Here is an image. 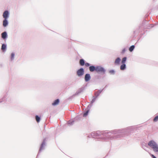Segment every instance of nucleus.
<instances>
[{"label":"nucleus","mask_w":158,"mask_h":158,"mask_svg":"<svg viewBox=\"0 0 158 158\" xmlns=\"http://www.w3.org/2000/svg\"><path fill=\"white\" fill-rule=\"evenodd\" d=\"M90 75L89 74H86L85 75V79L86 81H88L90 80Z\"/></svg>","instance_id":"6"},{"label":"nucleus","mask_w":158,"mask_h":158,"mask_svg":"<svg viewBox=\"0 0 158 158\" xmlns=\"http://www.w3.org/2000/svg\"><path fill=\"white\" fill-rule=\"evenodd\" d=\"M6 48V45L4 44H2V48H1L2 50L3 51H4V50H5Z\"/></svg>","instance_id":"17"},{"label":"nucleus","mask_w":158,"mask_h":158,"mask_svg":"<svg viewBox=\"0 0 158 158\" xmlns=\"http://www.w3.org/2000/svg\"><path fill=\"white\" fill-rule=\"evenodd\" d=\"M59 102V100L58 99H57L53 103H52V105L55 106L58 104Z\"/></svg>","instance_id":"12"},{"label":"nucleus","mask_w":158,"mask_h":158,"mask_svg":"<svg viewBox=\"0 0 158 158\" xmlns=\"http://www.w3.org/2000/svg\"><path fill=\"white\" fill-rule=\"evenodd\" d=\"M84 73V70L83 68H81L77 72V74L78 76L83 75Z\"/></svg>","instance_id":"2"},{"label":"nucleus","mask_w":158,"mask_h":158,"mask_svg":"<svg viewBox=\"0 0 158 158\" xmlns=\"http://www.w3.org/2000/svg\"><path fill=\"white\" fill-rule=\"evenodd\" d=\"M85 65L86 67H88L90 65V64L89 63H86L85 64Z\"/></svg>","instance_id":"24"},{"label":"nucleus","mask_w":158,"mask_h":158,"mask_svg":"<svg viewBox=\"0 0 158 158\" xmlns=\"http://www.w3.org/2000/svg\"><path fill=\"white\" fill-rule=\"evenodd\" d=\"M135 48V46L134 45H132L129 48V50L130 52H132L134 50Z\"/></svg>","instance_id":"16"},{"label":"nucleus","mask_w":158,"mask_h":158,"mask_svg":"<svg viewBox=\"0 0 158 158\" xmlns=\"http://www.w3.org/2000/svg\"><path fill=\"white\" fill-rule=\"evenodd\" d=\"M120 69L121 70H124L126 68V65L125 64H122L120 66Z\"/></svg>","instance_id":"14"},{"label":"nucleus","mask_w":158,"mask_h":158,"mask_svg":"<svg viewBox=\"0 0 158 158\" xmlns=\"http://www.w3.org/2000/svg\"><path fill=\"white\" fill-rule=\"evenodd\" d=\"M15 56V54L13 53H12L11 55V60H13L14 59Z\"/></svg>","instance_id":"21"},{"label":"nucleus","mask_w":158,"mask_h":158,"mask_svg":"<svg viewBox=\"0 0 158 158\" xmlns=\"http://www.w3.org/2000/svg\"><path fill=\"white\" fill-rule=\"evenodd\" d=\"M158 121V115L157 116H156L153 119V121L154 122H157Z\"/></svg>","instance_id":"19"},{"label":"nucleus","mask_w":158,"mask_h":158,"mask_svg":"<svg viewBox=\"0 0 158 158\" xmlns=\"http://www.w3.org/2000/svg\"><path fill=\"white\" fill-rule=\"evenodd\" d=\"M9 15V13L8 11H5L3 14V16L5 19H6L8 18Z\"/></svg>","instance_id":"5"},{"label":"nucleus","mask_w":158,"mask_h":158,"mask_svg":"<svg viewBox=\"0 0 158 158\" xmlns=\"http://www.w3.org/2000/svg\"><path fill=\"white\" fill-rule=\"evenodd\" d=\"M151 148L153 149V151L155 152H158V146L156 143Z\"/></svg>","instance_id":"4"},{"label":"nucleus","mask_w":158,"mask_h":158,"mask_svg":"<svg viewBox=\"0 0 158 158\" xmlns=\"http://www.w3.org/2000/svg\"><path fill=\"white\" fill-rule=\"evenodd\" d=\"M120 59L119 58H117L115 60L114 62V64L116 65H118L119 64L120 62Z\"/></svg>","instance_id":"9"},{"label":"nucleus","mask_w":158,"mask_h":158,"mask_svg":"<svg viewBox=\"0 0 158 158\" xmlns=\"http://www.w3.org/2000/svg\"><path fill=\"white\" fill-rule=\"evenodd\" d=\"M96 67H95L94 66H91L89 67V70L90 72H93L94 70H96Z\"/></svg>","instance_id":"8"},{"label":"nucleus","mask_w":158,"mask_h":158,"mask_svg":"<svg viewBox=\"0 0 158 158\" xmlns=\"http://www.w3.org/2000/svg\"><path fill=\"white\" fill-rule=\"evenodd\" d=\"M89 110H87L85 113H84L83 116L84 117L86 116L87 115V114L89 113Z\"/></svg>","instance_id":"20"},{"label":"nucleus","mask_w":158,"mask_h":158,"mask_svg":"<svg viewBox=\"0 0 158 158\" xmlns=\"http://www.w3.org/2000/svg\"><path fill=\"white\" fill-rule=\"evenodd\" d=\"M126 60H127V58L126 57H124L122 59V60L121 62L122 64H125Z\"/></svg>","instance_id":"15"},{"label":"nucleus","mask_w":158,"mask_h":158,"mask_svg":"<svg viewBox=\"0 0 158 158\" xmlns=\"http://www.w3.org/2000/svg\"><path fill=\"white\" fill-rule=\"evenodd\" d=\"M44 143H43L42 144H41V147H40V150H41L42 148H43L44 146Z\"/></svg>","instance_id":"23"},{"label":"nucleus","mask_w":158,"mask_h":158,"mask_svg":"<svg viewBox=\"0 0 158 158\" xmlns=\"http://www.w3.org/2000/svg\"><path fill=\"white\" fill-rule=\"evenodd\" d=\"M80 64L81 66H83L85 64V61L84 60L81 59L79 61Z\"/></svg>","instance_id":"13"},{"label":"nucleus","mask_w":158,"mask_h":158,"mask_svg":"<svg viewBox=\"0 0 158 158\" xmlns=\"http://www.w3.org/2000/svg\"><path fill=\"white\" fill-rule=\"evenodd\" d=\"M8 24V22L6 19H5L3 22V25L4 27H6Z\"/></svg>","instance_id":"11"},{"label":"nucleus","mask_w":158,"mask_h":158,"mask_svg":"<svg viewBox=\"0 0 158 158\" xmlns=\"http://www.w3.org/2000/svg\"><path fill=\"white\" fill-rule=\"evenodd\" d=\"M2 37L3 39L6 38L7 36V34L6 32H4L2 33Z\"/></svg>","instance_id":"10"},{"label":"nucleus","mask_w":158,"mask_h":158,"mask_svg":"<svg viewBox=\"0 0 158 158\" xmlns=\"http://www.w3.org/2000/svg\"><path fill=\"white\" fill-rule=\"evenodd\" d=\"M126 51V49L125 48L123 49L122 52V53L123 54L125 53Z\"/></svg>","instance_id":"25"},{"label":"nucleus","mask_w":158,"mask_h":158,"mask_svg":"<svg viewBox=\"0 0 158 158\" xmlns=\"http://www.w3.org/2000/svg\"><path fill=\"white\" fill-rule=\"evenodd\" d=\"M156 143L153 140L150 141L148 143V145L151 147H152Z\"/></svg>","instance_id":"7"},{"label":"nucleus","mask_w":158,"mask_h":158,"mask_svg":"<svg viewBox=\"0 0 158 158\" xmlns=\"http://www.w3.org/2000/svg\"><path fill=\"white\" fill-rule=\"evenodd\" d=\"M35 119L37 122L39 123L40 122V118L38 116H36Z\"/></svg>","instance_id":"18"},{"label":"nucleus","mask_w":158,"mask_h":158,"mask_svg":"<svg viewBox=\"0 0 158 158\" xmlns=\"http://www.w3.org/2000/svg\"><path fill=\"white\" fill-rule=\"evenodd\" d=\"M151 148L153 149V151L155 152H158V146L156 143Z\"/></svg>","instance_id":"3"},{"label":"nucleus","mask_w":158,"mask_h":158,"mask_svg":"<svg viewBox=\"0 0 158 158\" xmlns=\"http://www.w3.org/2000/svg\"><path fill=\"white\" fill-rule=\"evenodd\" d=\"M151 156L153 158H156L154 155L153 154H150Z\"/></svg>","instance_id":"26"},{"label":"nucleus","mask_w":158,"mask_h":158,"mask_svg":"<svg viewBox=\"0 0 158 158\" xmlns=\"http://www.w3.org/2000/svg\"><path fill=\"white\" fill-rule=\"evenodd\" d=\"M109 73L111 74H114V70H110L109 71Z\"/></svg>","instance_id":"22"},{"label":"nucleus","mask_w":158,"mask_h":158,"mask_svg":"<svg viewBox=\"0 0 158 158\" xmlns=\"http://www.w3.org/2000/svg\"><path fill=\"white\" fill-rule=\"evenodd\" d=\"M95 71L98 73L100 72L104 73L105 70L103 67L100 66H97Z\"/></svg>","instance_id":"1"}]
</instances>
